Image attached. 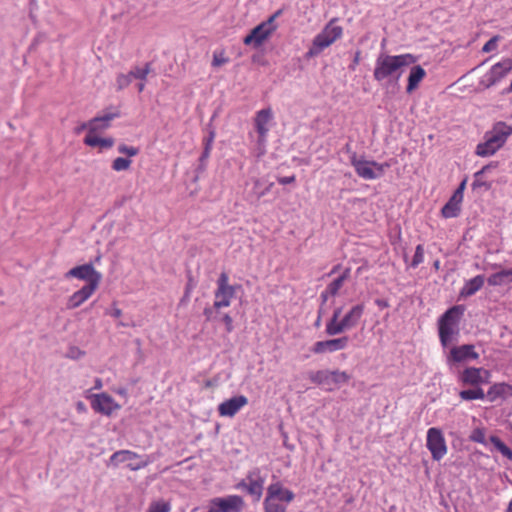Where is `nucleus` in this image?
Masks as SVG:
<instances>
[{"mask_svg":"<svg viewBox=\"0 0 512 512\" xmlns=\"http://www.w3.org/2000/svg\"><path fill=\"white\" fill-rule=\"evenodd\" d=\"M133 80L131 72L127 74H120L117 77V87L119 90L126 88Z\"/></svg>","mask_w":512,"mask_h":512,"instance_id":"obj_42","label":"nucleus"},{"mask_svg":"<svg viewBox=\"0 0 512 512\" xmlns=\"http://www.w3.org/2000/svg\"><path fill=\"white\" fill-rule=\"evenodd\" d=\"M132 161L129 158L117 157L112 162V169L115 171H125L131 166Z\"/></svg>","mask_w":512,"mask_h":512,"instance_id":"obj_39","label":"nucleus"},{"mask_svg":"<svg viewBox=\"0 0 512 512\" xmlns=\"http://www.w3.org/2000/svg\"><path fill=\"white\" fill-rule=\"evenodd\" d=\"M169 509L167 503H153L147 512H169Z\"/></svg>","mask_w":512,"mask_h":512,"instance_id":"obj_48","label":"nucleus"},{"mask_svg":"<svg viewBox=\"0 0 512 512\" xmlns=\"http://www.w3.org/2000/svg\"><path fill=\"white\" fill-rule=\"evenodd\" d=\"M512 134V127L505 122H497L493 125L490 131L484 134V139H487L497 150H499L506 143L507 138Z\"/></svg>","mask_w":512,"mask_h":512,"instance_id":"obj_12","label":"nucleus"},{"mask_svg":"<svg viewBox=\"0 0 512 512\" xmlns=\"http://www.w3.org/2000/svg\"><path fill=\"white\" fill-rule=\"evenodd\" d=\"M228 275L222 272L217 280V289L215 291L214 308L221 309L228 307L231 299L235 296L236 291L241 289V285H230L228 283Z\"/></svg>","mask_w":512,"mask_h":512,"instance_id":"obj_6","label":"nucleus"},{"mask_svg":"<svg viewBox=\"0 0 512 512\" xmlns=\"http://www.w3.org/2000/svg\"><path fill=\"white\" fill-rule=\"evenodd\" d=\"M497 151L487 139H484V142L477 145L475 153L480 157H488L494 155Z\"/></svg>","mask_w":512,"mask_h":512,"instance_id":"obj_35","label":"nucleus"},{"mask_svg":"<svg viewBox=\"0 0 512 512\" xmlns=\"http://www.w3.org/2000/svg\"><path fill=\"white\" fill-rule=\"evenodd\" d=\"M65 278H78L84 280L87 284L95 283V288H98L102 275L96 271L92 263H87L79 266H75L65 274Z\"/></svg>","mask_w":512,"mask_h":512,"instance_id":"obj_8","label":"nucleus"},{"mask_svg":"<svg viewBox=\"0 0 512 512\" xmlns=\"http://www.w3.org/2000/svg\"><path fill=\"white\" fill-rule=\"evenodd\" d=\"M131 75L133 79L145 80L147 75L151 72V63L148 62L145 64L144 68H140L135 66L131 71Z\"/></svg>","mask_w":512,"mask_h":512,"instance_id":"obj_37","label":"nucleus"},{"mask_svg":"<svg viewBox=\"0 0 512 512\" xmlns=\"http://www.w3.org/2000/svg\"><path fill=\"white\" fill-rule=\"evenodd\" d=\"M350 380V376L344 372L339 370L331 371V385H340L347 383Z\"/></svg>","mask_w":512,"mask_h":512,"instance_id":"obj_38","label":"nucleus"},{"mask_svg":"<svg viewBox=\"0 0 512 512\" xmlns=\"http://www.w3.org/2000/svg\"><path fill=\"white\" fill-rule=\"evenodd\" d=\"M490 442L494 447L509 460H512V449H510L498 436L492 435Z\"/></svg>","mask_w":512,"mask_h":512,"instance_id":"obj_36","label":"nucleus"},{"mask_svg":"<svg viewBox=\"0 0 512 512\" xmlns=\"http://www.w3.org/2000/svg\"><path fill=\"white\" fill-rule=\"evenodd\" d=\"M341 312H342V309L341 308H337L335 309L334 313H333V316L331 318H335L336 320H339V317L341 315Z\"/></svg>","mask_w":512,"mask_h":512,"instance_id":"obj_61","label":"nucleus"},{"mask_svg":"<svg viewBox=\"0 0 512 512\" xmlns=\"http://www.w3.org/2000/svg\"><path fill=\"white\" fill-rule=\"evenodd\" d=\"M511 70L512 58H506L492 66L490 71L483 76L481 84L485 88H490L503 79Z\"/></svg>","mask_w":512,"mask_h":512,"instance_id":"obj_10","label":"nucleus"},{"mask_svg":"<svg viewBox=\"0 0 512 512\" xmlns=\"http://www.w3.org/2000/svg\"><path fill=\"white\" fill-rule=\"evenodd\" d=\"M467 180L464 179L458 186V188L454 191L453 195H455V198H461L463 199V193L466 187Z\"/></svg>","mask_w":512,"mask_h":512,"instance_id":"obj_51","label":"nucleus"},{"mask_svg":"<svg viewBox=\"0 0 512 512\" xmlns=\"http://www.w3.org/2000/svg\"><path fill=\"white\" fill-rule=\"evenodd\" d=\"M77 409H78L79 411L84 410V409H85V405H84V403H83V402H81V401H80V402H78V403H77Z\"/></svg>","mask_w":512,"mask_h":512,"instance_id":"obj_63","label":"nucleus"},{"mask_svg":"<svg viewBox=\"0 0 512 512\" xmlns=\"http://www.w3.org/2000/svg\"><path fill=\"white\" fill-rule=\"evenodd\" d=\"M464 307L453 306L449 308L438 320V331L441 345L446 348L459 335V322Z\"/></svg>","mask_w":512,"mask_h":512,"instance_id":"obj_2","label":"nucleus"},{"mask_svg":"<svg viewBox=\"0 0 512 512\" xmlns=\"http://www.w3.org/2000/svg\"><path fill=\"white\" fill-rule=\"evenodd\" d=\"M348 342L349 338L347 336L325 341H318L314 344L312 351L316 354L335 352L345 349L348 345Z\"/></svg>","mask_w":512,"mask_h":512,"instance_id":"obj_18","label":"nucleus"},{"mask_svg":"<svg viewBox=\"0 0 512 512\" xmlns=\"http://www.w3.org/2000/svg\"><path fill=\"white\" fill-rule=\"evenodd\" d=\"M351 164L357 175L365 180H373L384 175L385 168L389 167L387 163L379 164L375 161L358 159L356 153L351 156Z\"/></svg>","mask_w":512,"mask_h":512,"instance_id":"obj_5","label":"nucleus"},{"mask_svg":"<svg viewBox=\"0 0 512 512\" xmlns=\"http://www.w3.org/2000/svg\"><path fill=\"white\" fill-rule=\"evenodd\" d=\"M263 485L264 478L261 475L260 469L255 468L248 472L246 478L241 480L236 488L246 491L258 501L263 493Z\"/></svg>","mask_w":512,"mask_h":512,"instance_id":"obj_7","label":"nucleus"},{"mask_svg":"<svg viewBox=\"0 0 512 512\" xmlns=\"http://www.w3.org/2000/svg\"><path fill=\"white\" fill-rule=\"evenodd\" d=\"M273 185H274V183L270 182L266 185V187L264 189H260L261 181L257 179L254 182L253 193L255 194L256 198L259 200L260 198L264 197L271 190Z\"/></svg>","mask_w":512,"mask_h":512,"instance_id":"obj_40","label":"nucleus"},{"mask_svg":"<svg viewBox=\"0 0 512 512\" xmlns=\"http://www.w3.org/2000/svg\"><path fill=\"white\" fill-rule=\"evenodd\" d=\"M107 313L115 318H119L122 315V310L113 305L112 309Z\"/></svg>","mask_w":512,"mask_h":512,"instance_id":"obj_58","label":"nucleus"},{"mask_svg":"<svg viewBox=\"0 0 512 512\" xmlns=\"http://www.w3.org/2000/svg\"><path fill=\"white\" fill-rule=\"evenodd\" d=\"M95 283L86 284L78 291L74 292L68 299L67 308L75 309L82 305L95 291Z\"/></svg>","mask_w":512,"mask_h":512,"instance_id":"obj_19","label":"nucleus"},{"mask_svg":"<svg viewBox=\"0 0 512 512\" xmlns=\"http://www.w3.org/2000/svg\"><path fill=\"white\" fill-rule=\"evenodd\" d=\"M228 62V58L224 57L223 53H215L213 56L212 66L219 67Z\"/></svg>","mask_w":512,"mask_h":512,"instance_id":"obj_49","label":"nucleus"},{"mask_svg":"<svg viewBox=\"0 0 512 512\" xmlns=\"http://www.w3.org/2000/svg\"><path fill=\"white\" fill-rule=\"evenodd\" d=\"M329 296H331V295H330V293H328L327 289L321 293L320 298H321L322 306H325Z\"/></svg>","mask_w":512,"mask_h":512,"instance_id":"obj_60","label":"nucleus"},{"mask_svg":"<svg viewBox=\"0 0 512 512\" xmlns=\"http://www.w3.org/2000/svg\"><path fill=\"white\" fill-rule=\"evenodd\" d=\"M137 457V454L128 450L117 451L112 454L110 457V462L114 465L119 463L134 459Z\"/></svg>","mask_w":512,"mask_h":512,"instance_id":"obj_34","label":"nucleus"},{"mask_svg":"<svg viewBox=\"0 0 512 512\" xmlns=\"http://www.w3.org/2000/svg\"><path fill=\"white\" fill-rule=\"evenodd\" d=\"M423 258H424L423 246L417 245V247L415 249V254H414L412 262H411V266L413 268L417 267L420 263L423 262Z\"/></svg>","mask_w":512,"mask_h":512,"instance_id":"obj_44","label":"nucleus"},{"mask_svg":"<svg viewBox=\"0 0 512 512\" xmlns=\"http://www.w3.org/2000/svg\"><path fill=\"white\" fill-rule=\"evenodd\" d=\"M499 40H500L499 35L493 36L489 41H487L484 44L482 51L485 53H488V52L495 50L497 48V43Z\"/></svg>","mask_w":512,"mask_h":512,"instance_id":"obj_47","label":"nucleus"},{"mask_svg":"<svg viewBox=\"0 0 512 512\" xmlns=\"http://www.w3.org/2000/svg\"><path fill=\"white\" fill-rule=\"evenodd\" d=\"M273 113L271 108H265L257 112L255 117V127L259 134L260 140H264L267 133L268 128L267 124L272 120Z\"/></svg>","mask_w":512,"mask_h":512,"instance_id":"obj_20","label":"nucleus"},{"mask_svg":"<svg viewBox=\"0 0 512 512\" xmlns=\"http://www.w3.org/2000/svg\"><path fill=\"white\" fill-rule=\"evenodd\" d=\"M479 354L475 351V346L472 344H464L461 346H454L450 349L447 356V363L452 366L454 364L467 362L472 359H477Z\"/></svg>","mask_w":512,"mask_h":512,"instance_id":"obj_13","label":"nucleus"},{"mask_svg":"<svg viewBox=\"0 0 512 512\" xmlns=\"http://www.w3.org/2000/svg\"><path fill=\"white\" fill-rule=\"evenodd\" d=\"M485 278L483 275H477L474 278L467 281L460 291V296L469 297L479 291L484 285Z\"/></svg>","mask_w":512,"mask_h":512,"instance_id":"obj_24","label":"nucleus"},{"mask_svg":"<svg viewBox=\"0 0 512 512\" xmlns=\"http://www.w3.org/2000/svg\"><path fill=\"white\" fill-rule=\"evenodd\" d=\"M416 60L412 54L392 56L382 53L376 59L373 76L379 82L383 80L398 81L403 69L414 64Z\"/></svg>","mask_w":512,"mask_h":512,"instance_id":"obj_1","label":"nucleus"},{"mask_svg":"<svg viewBox=\"0 0 512 512\" xmlns=\"http://www.w3.org/2000/svg\"><path fill=\"white\" fill-rule=\"evenodd\" d=\"M215 138V131L211 129L208 136L204 139V145L212 147Z\"/></svg>","mask_w":512,"mask_h":512,"instance_id":"obj_54","label":"nucleus"},{"mask_svg":"<svg viewBox=\"0 0 512 512\" xmlns=\"http://www.w3.org/2000/svg\"><path fill=\"white\" fill-rule=\"evenodd\" d=\"M375 304L382 309L389 307V303L385 299H376Z\"/></svg>","mask_w":512,"mask_h":512,"instance_id":"obj_59","label":"nucleus"},{"mask_svg":"<svg viewBox=\"0 0 512 512\" xmlns=\"http://www.w3.org/2000/svg\"><path fill=\"white\" fill-rule=\"evenodd\" d=\"M281 14V10L276 11L266 21L254 27L248 35L245 36L243 42L245 45H253L255 48L261 46L271 34L276 30L277 25L275 19Z\"/></svg>","mask_w":512,"mask_h":512,"instance_id":"obj_4","label":"nucleus"},{"mask_svg":"<svg viewBox=\"0 0 512 512\" xmlns=\"http://www.w3.org/2000/svg\"><path fill=\"white\" fill-rule=\"evenodd\" d=\"M277 495V490H272L267 493V496L264 500V511L265 512H285L286 506L279 503V500L275 498Z\"/></svg>","mask_w":512,"mask_h":512,"instance_id":"obj_27","label":"nucleus"},{"mask_svg":"<svg viewBox=\"0 0 512 512\" xmlns=\"http://www.w3.org/2000/svg\"><path fill=\"white\" fill-rule=\"evenodd\" d=\"M272 490H277V495H275V498L279 501H285L287 503L291 502L295 495L291 490L283 488L282 484L279 482L273 483L269 485L267 488V493H269Z\"/></svg>","mask_w":512,"mask_h":512,"instance_id":"obj_29","label":"nucleus"},{"mask_svg":"<svg viewBox=\"0 0 512 512\" xmlns=\"http://www.w3.org/2000/svg\"><path fill=\"white\" fill-rule=\"evenodd\" d=\"M425 75L426 72L420 65L413 66L408 76V85L406 88L407 92L411 93L413 90H415Z\"/></svg>","mask_w":512,"mask_h":512,"instance_id":"obj_26","label":"nucleus"},{"mask_svg":"<svg viewBox=\"0 0 512 512\" xmlns=\"http://www.w3.org/2000/svg\"><path fill=\"white\" fill-rule=\"evenodd\" d=\"M350 268H346L342 275L333 280L328 286L327 290L331 296H336L339 293V290L342 288L344 282L350 277Z\"/></svg>","mask_w":512,"mask_h":512,"instance_id":"obj_30","label":"nucleus"},{"mask_svg":"<svg viewBox=\"0 0 512 512\" xmlns=\"http://www.w3.org/2000/svg\"><path fill=\"white\" fill-rule=\"evenodd\" d=\"M470 440L477 443H485V433L484 430L481 428H476L472 431L470 435Z\"/></svg>","mask_w":512,"mask_h":512,"instance_id":"obj_46","label":"nucleus"},{"mask_svg":"<svg viewBox=\"0 0 512 512\" xmlns=\"http://www.w3.org/2000/svg\"><path fill=\"white\" fill-rule=\"evenodd\" d=\"M243 506V499L237 495L225 498H214L211 500L207 512H240Z\"/></svg>","mask_w":512,"mask_h":512,"instance_id":"obj_11","label":"nucleus"},{"mask_svg":"<svg viewBox=\"0 0 512 512\" xmlns=\"http://www.w3.org/2000/svg\"><path fill=\"white\" fill-rule=\"evenodd\" d=\"M248 399L244 395L234 396L225 400L218 406L220 416L233 417L242 407L247 405Z\"/></svg>","mask_w":512,"mask_h":512,"instance_id":"obj_17","label":"nucleus"},{"mask_svg":"<svg viewBox=\"0 0 512 512\" xmlns=\"http://www.w3.org/2000/svg\"><path fill=\"white\" fill-rule=\"evenodd\" d=\"M193 287H194L193 279H192V277H189L188 283H187L186 288H185V293H184V296L181 299V302H184V301H186L189 298L190 292L193 289Z\"/></svg>","mask_w":512,"mask_h":512,"instance_id":"obj_50","label":"nucleus"},{"mask_svg":"<svg viewBox=\"0 0 512 512\" xmlns=\"http://www.w3.org/2000/svg\"><path fill=\"white\" fill-rule=\"evenodd\" d=\"M348 330L342 320H336L335 318H331L326 325V333L328 335L334 336L343 333Z\"/></svg>","mask_w":512,"mask_h":512,"instance_id":"obj_33","label":"nucleus"},{"mask_svg":"<svg viewBox=\"0 0 512 512\" xmlns=\"http://www.w3.org/2000/svg\"><path fill=\"white\" fill-rule=\"evenodd\" d=\"M497 164H498L497 162H491V163L485 165L481 170H479L477 172L484 175L485 173L490 171L492 168H496Z\"/></svg>","mask_w":512,"mask_h":512,"instance_id":"obj_56","label":"nucleus"},{"mask_svg":"<svg viewBox=\"0 0 512 512\" xmlns=\"http://www.w3.org/2000/svg\"><path fill=\"white\" fill-rule=\"evenodd\" d=\"M118 152L121 154H125L128 157H133L139 153V148L134 146H127L125 144H120L118 146Z\"/></svg>","mask_w":512,"mask_h":512,"instance_id":"obj_45","label":"nucleus"},{"mask_svg":"<svg viewBox=\"0 0 512 512\" xmlns=\"http://www.w3.org/2000/svg\"><path fill=\"white\" fill-rule=\"evenodd\" d=\"M427 448L431 452L433 460L439 461L447 453V446L442 434L438 428H430L427 432Z\"/></svg>","mask_w":512,"mask_h":512,"instance_id":"obj_9","label":"nucleus"},{"mask_svg":"<svg viewBox=\"0 0 512 512\" xmlns=\"http://www.w3.org/2000/svg\"><path fill=\"white\" fill-rule=\"evenodd\" d=\"M462 200L463 199L455 198V195H452L448 202L442 207V216L445 218L457 217L461 211Z\"/></svg>","mask_w":512,"mask_h":512,"instance_id":"obj_25","label":"nucleus"},{"mask_svg":"<svg viewBox=\"0 0 512 512\" xmlns=\"http://www.w3.org/2000/svg\"><path fill=\"white\" fill-rule=\"evenodd\" d=\"M90 125H91V120H89L88 122H83L78 127L75 128L74 132L76 134H80L82 131H84L86 129H88V131L90 132Z\"/></svg>","mask_w":512,"mask_h":512,"instance_id":"obj_53","label":"nucleus"},{"mask_svg":"<svg viewBox=\"0 0 512 512\" xmlns=\"http://www.w3.org/2000/svg\"><path fill=\"white\" fill-rule=\"evenodd\" d=\"M94 133L88 134L84 138V143L90 147L100 146L101 148H111L114 145V139L112 137L100 138L93 135Z\"/></svg>","mask_w":512,"mask_h":512,"instance_id":"obj_28","label":"nucleus"},{"mask_svg":"<svg viewBox=\"0 0 512 512\" xmlns=\"http://www.w3.org/2000/svg\"><path fill=\"white\" fill-rule=\"evenodd\" d=\"M222 320L225 323L226 331L228 333H231L233 331V320H232L231 316L228 314H225L223 316Z\"/></svg>","mask_w":512,"mask_h":512,"instance_id":"obj_52","label":"nucleus"},{"mask_svg":"<svg viewBox=\"0 0 512 512\" xmlns=\"http://www.w3.org/2000/svg\"><path fill=\"white\" fill-rule=\"evenodd\" d=\"M364 308V304H357L342 318L347 329H351L359 323L364 313Z\"/></svg>","mask_w":512,"mask_h":512,"instance_id":"obj_21","label":"nucleus"},{"mask_svg":"<svg viewBox=\"0 0 512 512\" xmlns=\"http://www.w3.org/2000/svg\"><path fill=\"white\" fill-rule=\"evenodd\" d=\"M336 19H332L324 29L313 39L312 46L308 50L307 57H315L325 48L333 44L342 36L343 29L341 26L335 25Z\"/></svg>","mask_w":512,"mask_h":512,"instance_id":"obj_3","label":"nucleus"},{"mask_svg":"<svg viewBox=\"0 0 512 512\" xmlns=\"http://www.w3.org/2000/svg\"><path fill=\"white\" fill-rule=\"evenodd\" d=\"M482 176H483V175H482V174H480V173H478V172H476V173L474 174V181H473V183H472V188H473L474 190H476V189H478V188H480V187H484L486 190H489V189L491 188V184H490V183H488V182H486V181H484V180L482 179Z\"/></svg>","mask_w":512,"mask_h":512,"instance_id":"obj_41","label":"nucleus"},{"mask_svg":"<svg viewBox=\"0 0 512 512\" xmlns=\"http://www.w3.org/2000/svg\"><path fill=\"white\" fill-rule=\"evenodd\" d=\"M339 269H340V265L334 266L328 275L330 276V275L336 273Z\"/></svg>","mask_w":512,"mask_h":512,"instance_id":"obj_62","label":"nucleus"},{"mask_svg":"<svg viewBox=\"0 0 512 512\" xmlns=\"http://www.w3.org/2000/svg\"><path fill=\"white\" fill-rule=\"evenodd\" d=\"M120 117V110L117 107L106 109L101 116L91 119L90 133L102 132L110 127V123L115 118Z\"/></svg>","mask_w":512,"mask_h":512,"instance_id":"obj_16","label":"nucleus"},{"mask_svg":"<svg viewBox=\"0 0 512 512\" xmlns=\"http://www.w3.org/2000/svg\"><path fill=\"white\" fill-rule=\"evenodd\" d=\"M487 282L491 286H503L512 284V268L504 269L490 275Z\"/></svg>","mask_w":512,"mask_h":512,"instance_id":"obj_23","label":"nucleus"},{"mask_svg":"<svg viewBox=\"0 0 512 512\" xmlns=\"http://www.w3.org/2000/svg\"><path fill=\"white\" fill-rule=\"evenodd\" d=\"M212 147L204 145L203 152L199 158V165L197 167V171L203 172L205 170V162L210 156Z\"/></svg>","mask_w":512,"mask_h":512,"instance_id":"obj_43","label":"nucleus"},{"mask_svg":"<svg viewBox=\"0 0 512 512\" xmlns=\"http://www.w3.org/2000/svg\"><path fill=\"white\" fill-rule=\"evenodd\" d=\"M92 408L103 415L110 416L121 406L107 393H101L94 396L91 402Z\"/></svg>","mask_w":512,"mask_h":512,"instance_id":"obj_15","label":"nucleus"},{"mask_svg":"<svg viewBox=\"0 0 512 512\" xmlns=\"http://www.w3.org/2000/svg\"><path fill=\"white\" fill-rule=\"evenodd\" d=\"M295 181V176L279 177L278 182L282 185L290 184Z\"/></svg>","mask_w":512,"mask_h":512,"instance_id":"obj_57","label":"nucleus"},{"mask_svg":"<svg viewBox=\"0 0 512 512\" xmlns=\"http://www.w3.org/2000/svg\"><path fill=\"white\" fill-rule=\"evenodd\" d=\"M459 396L462 400L471 401L484 399L485 393L480 386H472L470 389H465L459 392Z\"/></svg>","mask_w":512,"mask_h":512,"instance_id":"obj_32","label":"nucleus"},{"mask_svg":"<svg viewBox=\"0 0 512 512\" xmlns=\"http://www.w3.org/2000/svg\"><path fill=\"white\" fill-rule=\"evenodd\" d=\"M511 389V386L505 383L494 384L489 388L487 393H485V398L490 402H494L498 398H505L507 395H510Z\"/></svg>","mask_w":512,"mask_h":512,"instance_id":"obj_22","label":"nucleus"},{"mask_svg":"<svg viewBox=\"0 0 512 512\" xmlns=\"http://www.w3.org/2000/svg\"><path fill=\"white\" fill-rule=\"evenodd\" d=\"M309 379L318 385L331 386V371L319 370L309 373Z\"/></svg>","mask_w":512,"mask_h":512,"instance_id":"obj_31","label":"nucleus"},{"mask_svg":"<svg viewBox=\"0 0 512 512\" xmlns=\"http://www.w3.org/2000/svg\"><path fill=\"white\" fill-rule=\"evenodd\" d=\"M490 373L484 368L468 367L459 374V381L463 385L480 386L489 382Z\"/></svg>","mask_w":512,"mask_h":512,"instance_id":"obj_14","label":"nucleus"},{"mask_svg":"<svg viewBox=\"0 0 512 512\" xmlns=\"http://www.w3.org/2000/svg\"><path fill=\"white\" fill-rule=\"evenodd\" d=\"M506 512H512V500L509 502Z\"/></svg>","mask_w":512,"mask_h":512,"instance_id":"obj_64","label":"nucleus"},{"mask_svg":"<svg viewBox=\"0 0 512 512\" xmlns=\"http://www.w3.org/2000/svg\"><path fill=\"white\" fill-rule=\"evenodd\" d=\"M215 309L216 308H214V305L212 307H206L204 309L203 314L205 315L207 321H210L214 318V310Z\"/></svg>","mask_w":512,"mask_h":512,"instance_id":"obj_55","label":"nucleus"}]
</instances>
